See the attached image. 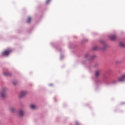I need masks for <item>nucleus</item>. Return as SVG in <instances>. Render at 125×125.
<instances>
[{"instance_id":"ddd939ff","label":"nucleus","mask_w":125,"mask_h":125,"mask_svg":"<svg viewBox=\"0 0 125 125\" xmlns=\"http://www.w3.org/2000/svg\"><path fill=\"white\" fill-rule=\"evenodd\" d=\"M97 49H98V46H95V47H93L94 50H97Z\"/></svg>"},{"instance_id":"7ed1b4c3","label":"nucleus","mask_w":125,"mask_h":125,"mask_svg":"<svg viewBox=\"0 0 125 125\" xmlns=\"http://www.w3.org/2000/svg\"><path fill=\"white\" fill-rule=\"evenodd\" d=\"M9 53H10V50H7L3 52L2 54V55H5V56H7V55H8Z\"/></svg>"},{"instance_id":"9b49d317","label":"nucleus","mask_w":125,"mask_h":125,"mask_svg":"<svg viewBox=\"0 0 125 125\" xmlns=\"http://www.w3.org/2000/svg\"><path fill=\"white\" fill-rule=\"evenodd\" d=\"M10 112H11V113H14V111H15V109H14V108H13V107H11L10 109Z\"/></svg>"},{"instance_id":"0eeeda50","label":"nucleus","mask_w":125,"mask_h":125,"mask_svg":"<svg viewBox=\"0 0 125 125\" xmlns=\"http://www.w3.org/2000/svg\"><path fill=\"white\" fill-rule=\"evenodd\" d=\"M100 75V71L97 70L95 72V76L96 77H98Z\"/></svg>"},{"instance_id":"423d86ee","label":"nucleus","mask_w":125,"mask_h":125,"mask_svg":"<svg viewBox=\"0 0 125 125\" xmlns=\"http://www.w3.org/2000/svg\"><path fill=\"white\" fill-rule=\"evenodd\" d=\"M110 39L112 41H115V40H116V39H117V37L115 35H112V36H110Z\"/></svg>"},{"instance_id":"9d476101","label":"nucleus","mask_w":125,"mask_h":125,"mask_svg":"<svg viewBox=\"0 0 125 125\" xmlns=\"http://www.w3.org/2000/svg\"><path fill=\"white\" fill-rule=\"evenodd\" d=\"M120 46H122V47H125V43H123V42H121L120 43Z\"/></svg>"},{"instance_id":"2eb2a0df","label":"nucleus","mask_w":125,"mask_h":125,"mask_svg":"<svg viewBox=\"0 0 125 125\" xmlns=\"http://www.w3.org/2000/svg\"><path fill=\"white\" fill-rule=\"evenodd\" d=\"M51 0H47L46 1V3H49L50 1H51Z\"/></svg>"},{"instance_id":"1a4fd4ad","label":"nucleus","mask_w":125,"mask_h":125,"mask_svg":"<svg viewBox=\"0 0 125 125\" xmlns=\"http://www.w3.org/2000/svg\"><path fill=\"white\" fill-rule=\"evenodd\" d=\"M102 43H103V44H104V48L102 49V50H105V49L106 48V44H105V43H104V42H102Z\"/></svg>"},{"instance_id":"f257e3e1","label":"nucleus","mask_w":125,"mask_h":125,"mask_svg":"<svg viewBox=\"0 0 125 125\" xmlns=\"http://www.w3.org/2000/svg\"><path fill=\"white\" fill-rule=\"evenodd\" d=\"M6 88H3L1 90L0 93V97H2V98H4L5 96H6Z\"/></svg>"},{"instance_id":"6e6552de","label":"nucleus","mask_w":125,"mask_h":125,"mask_svg":"<svg viewBox=\"0 0 125 125\" xmlns=\"http://www.w3.org/2000/svg\"><path fill=\"white\" fill-rule=\"evenodd\" d=\"M31 20H32V18L28 17L26 21L27 23H30V22H31Z\"/></svg>"},{"instance_id":"4468645a","label":"nucleus","mask_w":125,"mask_h":125,"mask_svg":"<svg viewBox=\"0 0 125 125\" xmlns=\"http://www.w3.org/2000/svg\"><path fill=\"white\" fill-rule=\"evenodd\" d=\"M4 76H10V73H4Z\"/></svg>"},{"instance_id":"39448f33","label":"nucleus","mask_w":125,"mask_h":125,"mask_svg":"<svg viewBox=\"0 0 125 125\" xmlns=\"http://www.w3.org/2000/svg\"><path fill=\"white\" fill-rule=\"evenodd\" d=\"M26 92L22 91L20 93V97H23V96H25L26 95Z\"/></svg>"},{"instance_id":"f03ea898","label":"nucleus","mask_w":125,"mask_h":125,"mask_svg":"<svg viewBox=\"0 0 125 125\" xmlns=\"http://www.w3.org/2000/svg\"><path fill=\"white\" fill-rule=\"evenodd\" d=\"M125 79V74L122 75L120 77H119L118 79V82H124Z\"/></svg>"},{"instance_id":"f8f14e48","label":"nucleus","mask_w":125,"mask_h":125,"mask_svg":"<svg viewBox=\"0 0 125 125\" xmlns=\"http://www.w3.org/2000/svg\"><path fill=\"white\" fill-rule=\"evenodd\" d=\"M30 107H31V109H36V105H35V104L31 105Z\"/></svg>"},{"instance_id":"20e7f679","label":"nucleus","mask_w":125,"mask_h":125,"mask_svg":"<svg viewBox=\"0 0 125 125\" xmlns=\"http://www.w3.org/2000/svg\"><path fill=\"white\" fill-rule=\"evenodd\" d=\"M19 115L20 116V117H23V116L25 115V112L23 110H20L19 112Z\"/></svg>"}]
</instances>
